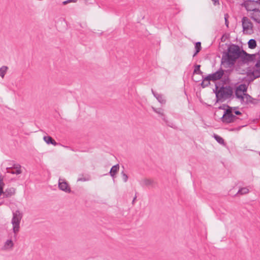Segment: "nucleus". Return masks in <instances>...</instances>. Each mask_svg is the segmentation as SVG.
Returning a JSON list of instances; mask_svg holds the SVG:
<instances>
[{"mask_svg":"<svg viewBox=\"0 0 260 260\" xmlns=\"http://www.w3.org/2000/svg\"><path fill=\"white\" fill-rule=\"evenodd\" d=\"M214 5H219V1L218 0H212Z\"/></svg>","mask_w":260,"mask_h":260,"instance_id":"obj_38","label":"nucleus"},{"mask_svg":"<svg viewBox=\"0 0 260 260\" xmlns=\"http://www.w3.org/2000/svg\"><path fill=\"white\" fill-rule=\"evenodd\" d=\"M77 0H67V1L63 2L62 3L63 5H66V4H68L69 3H70V2L76 3V2H77Z\"/></svg>","mask_w":260,"mask_h":260,"instance_id":"obj_36","label":"nucleus"},{"mask_svg":"<svg viewBox=\"0 0 260 260\" xmlns=\"http://www.w3.org/2000/svg\"><path fill=\"white\" fill-rule=\"evenodd\" d=\"M216 95L217 101H223L231 98L233 95V90L230 86H222L220 88L215 85L213 90Z\"/></svg>","mask_w":260,"mask_h":260,"instance_id":"obj_2","label":"nucleus"},{"mask_svg":"<svg viewBox=\"0 0 260 260\" xmlns=\"http://www.w3.org/2000/svg\"><path fill=\"white\" fill-rule=\"evenodd\" d=\"M243 49L235 44H232L228 48L227 51L222 53L221 64L225 68H231L235 65L237 60L242 56Z\"/></svg>","mask_w":260,"mask_h":260,"instance_id":"obj_1","label":"nucleus"},{"mask_svg":"<svg viewBox=\"0 0 260 260\" xmlns=\"http://www.w3.org/2000/svg\"><path fill=\"white\" fill-rule=\"evenodd\" d=\"M136 198H137V196L136 194L135 197H134V198L133 199V200L132 201V204L133 205H134L135 204V200H136Z\"/></svg>","mask_w":260,"mask_h":260,"instance_id":"obj_40","label":"nucleus"},{"mask_svg":"<svg viewBox=\"0 0 260 260\" xmlns=\"http://www.w3.org/2000/svg\"><path fill=\"white\" fill-rule=\"evenodd\" d=\"M259 155H260V152H259Z\"/></svg>","mask_w":260,"mask_h":260,"instance_id":"obj_42","label":"nucleus"},{"mask_svg":"<svg viewBox=\"0 0 260 260\" xmlns=\"http://www.w3.org/2000/svg\"><path fill=\"white\" fill-rule=\"evenodd\" d=\"M201 66L199 64H197L194 67V69L193 71V74H197L199 75H202L203 72L200 70Z\"/></svg>","mask_w":260,"mask_h":260,"instance_id":"obj_29","label":"nucleus"},{"mask_svg":"<svg viewBox=\"0 0 260 260\" xmlns=\"http://www.w3.org/2000/svg\"><path fill=\"white\" fill-rule=\"evenodd\" d=\"M248 47L254 49L256 47V42L254 39H250L248 42Z\"/></svg>","mask_w":260,"mask_h":260,"instance_id":"obj_26","label":"nucleus"},{"mask_svg":"<svg viewBox=\"0 0 260 260\" xmlns=\"http://www.w3.org/2000/svg\"><path fill=\"white\" fill-rule=\"evenodd\" d=\"M235 95L237 99H240L241 101H244V95L240 94L239 91H235Z\"/></svg>","mask_w":260,"mask_h":260,"instance_id":"obj_32","label":"nucleus"},{"mask_svg":"<svg viewBox=\"0 0 260 260\" xmlns=\"http://www.w3.org/2000/svg\"><path fill=\"white\" fill-rule=\"evenodd\" d=\"M242 27L243 31L248 32L249 30L250 32H253V24L249 18L247 17H243L242 19Z\"/></svg>","mask_w":260,"mask_h":260,"instance_id":"obj_6","label":"nucleus"},{"mask_svg":"<svg viewBox=\"0 0 260 260\" xmlns=\"http://www.w3.org/2000/svg\"><path fill=\"white\" fill-rule=\"evenodd\" d=\"M249 189L246 187H243L240 189L237 193H240L241 194H244L248 193Z\"/></svg>","mask_w":260,"mask_h":260,"instance_id":"obj_30","label":"nucleus"},{"mask_svg":"<svg viewBox=\"0 0 260 260\" xmlns=\"http://www.w3.org/2000/svg\"><path fill=\"white\" fill-rule=\"evenodd\" d=\"M58 187L59 189L67 192L70 193L71 190L69 184L64 179H59L58 180Z\"/></svg>","mask_w":260,"mask_h":260,"instance_id":"obj_9","label":"nucleus"},{"mask_svg":"<svg viewBox=\"0 0 260 260\" xmlns=\"http://www.w3.org/2000/svg\"><path fill=\"white\" fill-rule=\"evenodd\" d=\"M121 175H122V179H123V181L124 182H127V179H128L127 175L124 173V171H122L121 172Z\"/></svg>","mask_w":260,"mask_h":260,"instance_id":"obj_33","label":"nucleus"},{"mask_svg":"<svg viewBox=\"0 0 260 260\" xmlns=\"http://www.w3.org/2000/svg\"><path fill=\"white\" fill-rule=\"evenodd\" d=\"M229 17V15L228 14H224L225 24V25L227 27H229V21H228Z\"/></svg>","mask_w":260,"mask_h":260,"instance_id":"obj_34","label":"nucleus"},{"mask_svg":"<svg viewBox=\"0 0 260 260\" xmlns=\"http://www.w3.org/2000/svg\"><path fill=\"white\" fill-rule=\"evenodd\" d=\"M151 91L153 95L156 98L157 101L161 104H165L166 100L162 94H159L154 91V90L152 89Z\"/></svg>","mask_w":260,"mask_h":260,"instance_id":"obj_16","label":"nucleus"},{"mask_svg":"<svg viewBox=\"0 0 260 260\" xmlns=\"http://www.w3.org/2000/svg\"><path fill=\"white\" fill-rule=\"evenodd\" d=\"M5 186V183L3 181V178L0 176V187H2L4 189V186Z\"/></svg>","mask_w":260,"mask_h":260,"instance_id":"obj_37","label":"nucleus"},{"mask_svg":"<svg viewBox=\"0 0 260 260\" xmlns=\"http://www.w3.org/2000/svg\"><path fill=\"white\" fill-rule=\"evenodd\" d=\"M152 109H153V111H154L155 113L158 114L161 116H162V119L164 121H166L165 116L164 114L163 110L162 109H161V108L156 109V108L152 107Z\"/></svg>","mask_w":260,"mask_h":260,"instance_id":"obj_23","label":"nucleus"},{"mask_svg":"<svg viewBox=\"0 0 260 260\" xmlns=\"http://www.w3.org/2000/svg\"><path fill=\"white\" fill-rule=\"evenodd\" d=\"M233 109L231 107H229V109H226L224 111L222 117L221 118V121L223 123L229 124L233 122H237L239 120H242L239 118L232 113Z\"/></svg>","mask_w":260,"mask_h":260,"instance_id":"obj_4","label":"nucleus"},{"mask_svg":"<svg viewBox=\"0 0 260 260\" xmlns=\"http://www.w3.org/2000/svg\"><path fill=\"white\" fill-rule=\"evenodd\" d=\"M242 52V56H240V58H241L243 62L247 63L249 61H253L255 59V54H248L244 50Z\"/></svg>","mask_w":260,"mask_h":260,"instance_id":"obj_10","label":"nucleus"},{"mask_svg":"<svg viewBox=\"0 0 260 260\" xmlns=\"http://www.w3.org/2000/svg\"><path fill=\"white\" fill-rule=\"evenodd\" d=\"M43 139L48 144H52L54 146L57 145V143L56 142V141L50 136H44Z\"/></svg>","mask_w":260,"mask_h":260,"instance_id":"obj_21","label":"nucleus"},{"mask_svg":"<svg viewBox=\"0 0 260 260\" xmlns=\"http://www.w3.org/2000/svg\"><path fill=\"white\" fill-rule=\"evenodd\" d=\"M119 169V166L118 164H116V165L113 166L111 168V170H110V171L109 172V174H110L111 176L113 178H115V175L118 172Z\"/></svg>","mask_w":260,"mask_h":260,"instance_id":"obj_20","label":"nucleus"},{"mask_svg":"<svg viewBox=\"0 0 260 260\" xmlns=\"http://www.w3.org/2000/svg\"><path fill=\"white\" fill-rule=\"evenodd\" d=\"M248 85L245 84H241L237 86L236 88V90L239 92H243L244 93L247 90Z\"/></svg>","mask_w":260,"mask_h":260,"instance_id":"obj_22","label":"nucleus"},{"mask_svg":"<svg viewBox=\"0 0 260 260\" xmlns=\"http://www.w3.org/2000/svg\"><path fill=\"white\" fill-rule=\"evenodd\" d=\"M233 69H228L224 71L223 82L224 83H228L230 82L229 77L233 72Z\"/></svg>","mask_w":260,"mask_h":260,"instance_id":"obj_17","label":"nucleus"},{"mask_svg":"<svg viewBox=\"0 0 260 260\" xmlns=\"http://www.w3.org/2000/svg\"><path fill=\"white\" fill-rule=\"evenodd\" d=\"M229 107H231L230 106H229V105H226V104H223L222 106H220L219 107V109H222V110H224L225 111V110L226 109H229Z\"/></svg>","mask_w":260,"mask_h":260,"instance_id":"obj_35","label":"nucleus"},{"mask_svg":"<svg viewBox=\"0 0 260 260\" xmlns=\"http://www.w3.org/2000/svg\"><path fill=\"white\" fill-rule=\"evenodd\" d=\"M8 69V68L5 66H3L0 68V76L2 78L4 77Z\"/></svg>","mask_w":260,"mask_h":260,"instance_id":"obj_27","label":"nucleus"},{"mask_svg":"<svg viewBox=\"0 0 260 260\" xmlns=\"http://www.w3.org/2000/svg\"><path fill=\"white\" fill-rule=\"evenodd\" d=\"M260 6V3L258 0H248L244 3V7L247 11H253L258 8L257 7Z\"/></svg>","mask_w":260,"mask_h":260,"instance_id":"obj_5","label":"nucleus"},{"mask_svg":"<svg viewBox=\"0 0 260 260\" xmlns=\"http://www.w3.org/2000/svg\"><path fill=\"white\" fill-rule=\"evenodd\" d=\"M231 108L233 109V110H232V113L235 114L236 115H242L241 112L240 111H239V110H237V109L238 108V107H231Z\"/></svg>","mask_w":260,"mask_h":260,"instance_id":"obj_31","label":"nucleus"},{"mask_svg":"<svg viewBox=\"0 0 260 260\" xmlns=\"http://www.w3.org/2000/svg\"><path fill=\"white\" fill-rule=\"evenodd\" d=\"M22 213L19 210L13 212V217L11 223L13 225V232L14 233V237H16L19 231L20 221L22 218Z\"/></svg>","mask_w":260,"mask_h":260,"instance_id":"obj_3","label":"nucleus"},{"mask_svg":"<svg viewBox=\"0 0 260 260\" xmlns=\"http://www.w3.org/2000/svg\"><path fill=\"white\" fill-rule=\"evenodd\" d=\"M202 48L201 43L200 42H198L195 44L196 52L193 55V57H194L197 54L201 51Z\"/></svg>","mask_w":260,"mask_h":260,"instance_id":"obj_24","label":"nucleus"},{"mask_svg":"<svg viewBox=\"0 0 260 260\" xmlns=\"http://www.w3.org/2000/svg\"><path fill=\"white\" fill-rule=\"evenodd\" d=\"M21 166L17 164H14L12 167L7 168V172L12 174H20L22 173L21 170Z\"/></svg>","mask_w":260,"mask_h":260,"instance_id":"obj_11","label":"nucleus"},{"mask_svg":"<svg viewBox=\"0 0 260 260\" xmlns=\"http://www.w3.org/2000/svg\"><path fill=\"white\" fill-rule=\"evenodd\" d=\"M210 81H211V80L207 78V76L206 77H205L202 82L201 83V86H202V87L205 88L208 86L210 84Z\"/></svg>","mask_w":260,"mask_h":260,"instance_id":"obj_25","label":"nucleus"},{"mask_svg":"<svg viewBox=\"0 0 260 260\" xmlns=\"http://www.w3.org/2000/svg\"><path fill=\"white\" fill-rule=\"evenodd\" d=\"M244 101L246 104L251 103L256 104L257 103V100L253 99L252 96L247 93H244Z\"/></svg>","mask_w":260,"mask_h":260,"instance_id":"obj_14","label":"nucleus"},{"mask_svg":"<svg viewBox=\"0 0 260 260\" xmlns=\"http://www.w3.org/2000/svg\"><path fill=\"white\" fill-rule=\"evenodd\" d=\"M15 193V188L14 187L8 188L5 191L3 198H9Z\"/></svg>","mask_w":260,"mask_h":260,"instance_id":"obj_18","label":"nucleus"},{"mask_svg":"<svg viewBox=\"0 0 260 260\" xmlns=\"http://www.w3.org/2000/svg\"><path fill=\"white\" fill-rule=\"evenodd\" d=\"M91 179V176L89 174H79V177L77 179L78 182H85V181H88L90 180Z\"/></svg>","mask_w":260,"mask_h":260,"instance_id":"obj_19","label":"nucleus"},{"mask_svg":"<svg viewBox=\"0 0 260 260\" xmlns=\"http://www.w3.org/2000/svg\"><path fill=\"white\" fill-rule=\"evenodd\" d=\"M249 16L254 21L260 24V10L258 9L252 11Z\"/></svg>","mask_w":260,"mask_h":260,"instance_id":"obj_12","label":"nucleus"},{"mask_svg":"<svg viewBox=\"0 0 260 260\" xmlns=\"http://www.w3.org/2000/svg\"><path fill=\"white\" fill-rule=\"evenodd\" d=\"M250 74L253 77H250L249 82L253 81L254 79L260 77V59L257 61L254 66L253 71L251 72Z\"/></svg>","mask_w":260,"mask_h":260,"instance_id":"obj_7","label":"nucleus"},{"mask_svg":"<svg viewBox=\"0 0 260 260\" xmlns=\"http://www.w3.org/2000/svg\"><path fill=\"white\" fill-rule=\"evenodd\" d=\"M223 37H224V36H222V37H221V41H222V42H224V41H225V40H223Z\"/></svg>","mask_w":260,"mask_h":260,"instance_id":"obj_41","label":"nucleus"},{"mask_svg":"<svg viewBox=\"0 0 260 260\" xmlns=\"http://www.w3.org/2000/svg\"><path fill=\"white\" fill-rule=\"evenodd\" d=\"M5 191H4L3 188L2 187H0V195L3 194L4 196Z\"/></svg>","mask_w":260,"mask_h":260,"instance_id":"obj_39","label":"nucleus"},{"mask_svg":"<svg viewBox=\"0 0 260 260\" xmlns=\"http://www.w3.org/2000/svg\"><path fill=\"white\" fill-rule=\"evenodd\" d=\"M214 138L217 141V142L218 143H219V144H224V141L222 137H221L220 136H219L216 134H214Z\"/></svg>","mask_w":260,"mask_h":260,"instance_id":"obj_28","label":"nucleus"},{"mask_svg":"<svg viewBox=\"0 0 260 260\" xmlns=\"http://www.w3.org/2000/svg\"><path fill=\"white\" fill-rule=\"evenodd\" d=\"M224 75V70L221 68L219 69L216 72L209 74L207 76V78L211 79V81H215L220 79Z\"/></svg>","mask_w":260,"mask_h":260,"instance_id":"obj_8","label":"nucleus"},{"mask_svg":"<svg viewBox=\"0 0 260 260\" xmlns=\"http://www.w3.org/2000/svg\"><path fill=\"white\" fill-rule=\"evenodd\" d=\"M14 247V243L11 239H8L4 243L2 249L4 250L12 249Z\"/></svg>","mask_w":260,"mask_h":260,"instance_id":"obj_15","label":"nucleus"},{"mask_svg":"<svg viewBox=\"0 0 260 260\" xmlns=\"http://www.w3.org/2000/svg\"><path fill=\"white\" fill-rule=\"evenodd\" d=\"M155 183L153 179L149 178H144L140 182V184L142 186H151L153 187L154 184Z\"/></svg>","mask_w":260,"mask_h":260,"instance_id":"obj_13","label":"nucleus"}]
</instances>
